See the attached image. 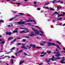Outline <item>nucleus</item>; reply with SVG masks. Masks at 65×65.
<instances>
[{
    "instance_id": "nucleus-36",
    "label": "nucleus",
    "mask_w": 65,
    "mask_h": 65,
    "mask_svg": "<svg viewBox=\"0 0 65 65\" xmlns=\"http://www.w3.org/2000/svg\"><path fill=\"white\" fill-rule=\"evenodd\" d=\"M4 43V41H2V42H1V44H3V43Z\"/></svg>"
},
{
    "instance_id": "nucleus-20",
    "label": "nucleus",
    "mask_w": 65,
    "mask_h": 65,
    "mask_svg": "<svg viewBox=\"0 0 65 65\" xmlns=\"http://www.w3.org/2000/svg\"><path fill=\"white\" fill-rule=\"evenodd\" d=\"M18 30H15L13 31V33H17L18 32Z\"/></svg>"
},
{
    "instance_id": "nucleus-10",
    "label": "nucleus",
    "mask_w": 65,
    "mask_h": 65,
    "mask_svg": "<svg viewBox=\"0 0 65 65\" xmlns=\"http://www.w3.org/2000/svg\"><path fill=\"white\" fill-rule=\"evenodd\" d=\"M64 59H62L61 60L60 62L61 63H64V64L65 63V62H64Z\"/></svg>"
},
{
    "instance_id": "nucleus-33",
    "label": "nucleus",
    "mask_w": 65,
    "mask_h": 65,
    "mask_svg": "<svg viewBox=\"0 0 65 65\" xmlns=\"http://www.w3.org/2000/svg\"><path fill=\"white\" fill-rule=\"evenodd\" d=\"M15 48V47H13L10 50L11 51V50H14V48Z\"/></svg>"
},
{
    "instance_id": "nucleus-6",
    "label": "nucleus",
    "mask_w": 65,
    "mask_h": 65,
    "mask_svg": "<svg viewBox=\"0 0 65 65\" xmlns=\"http://www.w3.org/2000/svg\"><path fill=\"white\" fill-rule=\"evenodd\" d=\"M23 46L22 47V48H24V49H25V50H28V48L27 47L25 46V44H22Z\"/></svg>"
},
{
    "instance_id": "nucleus-64",
    "label": "nucleus",
    "mask_w": 65,
    "mask_h": 65,
    "mask_svg": "<svg viewBox=\"0 0 65 65\" xmlns=\"http://www.w3.org/2000/svg\"><path fill=\"white\" fill-rule=\"evenodd\" d=\"M63 49L64 51H65V47H63Z\"/></svg>"
},
{
    "instance_id": "nucleus-40",
    "label": "nucleus",
    "mask_w": 65,
    "mask_h": 65,
    "mask_svg": "<svg viewBox=\"0 0 65 65\" xmlns=\"http://www.w3.org/2000/svg\"><path fill=\"white\" fill-rule=\"evenodd\" d=\"M36 48H37L39 49V48H41V47H35Z\"/></svg>"
},
{
    "instance_id": "nucleus-31",
    "label": "nucleus",
    "mask_w": 65,
    "mask_h": 65,
    "mask_svg": "<svg viewBox=\"0 0 65 65\" xmlns=\"http://www.w3.org/2000/svg\"><path fill=\"white\" fill-rule=\"evenodd\" d=\"M15 4H17L18 5H20V4H21V3H16Z\"/></svg>"
},
{
    "instance_id": "nucleus-12",
    "label": "nucleus",
    "mask_w": 65,
    "mask_h": 65,
    "mask_svg": "<svg viewBox=\"0 0 65 65\" xmlns=\"http://www.w3.org/2000/svg\"><path fill=\"white\" fill-rule=\"evenodd\" d=\"M60 2V3L61 4H63V2L62 1L60 0H59V1H57L56 2H55V3H57V2Z\"/></svg>"
},
{
    "instance_id": "nucleus-47",
    "label": "nucleus",
    "mask_w": 65,
    "mask_h": 65,
    "mask_svg": "<svg viewBox=\"0 0 65 65\" xmlns=\"http://www.w3.org/2000/svg\"><path fill=\"white\" fill-rule=\"evenodd\" d=\"M39 32H41V33H42V34H43V32H42V31H41V30H39Z\"/></svg>"
},
{
    "instance_id": "nucleus-2",
    "label": "nucleus",
    "mask_w": 65,
    "mask_h": 65,
    "mask_svg": "<svg viewBox=\"0 0 65 65\" xmlns=\"http://www.w3.org/2000/svg\"><path fill=\"white\" fill-rule=\"evenodd\" d=\"M48 45H47V46H51L52 45H55V46H56L58 48H59V50H61V48H60L59 45H56L55 44V43H50V42H48Z\"/></svg>"
},
{
    "instance_id": "nucleus-23",
    "label": "nucleus",
    "mask_w": 65,
    "mask_h": 65,
    "mask_svg": "<svg viewBox=\"0 0 65 65\" xmlns=\"http://www.w3.org/2000/svg\"><path fill=\"white\" fill-rule=\"evenodd\" d=\"M23 54L24 55H25V56H27V55H28V54H27L25 52H23Z\"/></svg>"
},
{
    "instance_id": "nucleus-61",
    "label": "nucleus",
    "mask_w": 65,
    "mask_h": 65,
    "mask_svg": "<svg viewBox=\"0 0 65 65\" xmlns=\"http://www.w3.org/2000/svg\"><path fill=\"white\" fill-rule=\"evenodd\" d=\"M54 57H55V56H52V58L54 59V58H55Z\"/></svg>"
},
{
    "instance_id": "nucleus-42",
    "label": "nucleus",
    "mask_w": 65,
    "mask_h": 65,
    "mask_svg": "<svg viewBox=\"0 0 65 65\" xmlns=\"http://www.w3.org/2000/svg\"><path fill=\"white\" fill-rule=\"evenodd\" d=\"M48 60H47V58H45V61L46 62H47Z\"/></svg>"
},
{
    "instance_id": "nucleus-11",
    "label": "nucleus",
    "mask_w": 65,
    "mask_h": 65,
    "mask_svg": "<svg viewBox=\"0 0 65 65\" xmlns=\"http://www.w3.org/2000/svg\"><path fill=\"white\" fill-rule=\"evenodd\" d=\"M61 56L60 54L58 53V54H57V55H55V56L56 57H59V56Z\"/></svg>"
},
{
    "instance_id": "nucleus-46",
    "label": "nucleus",
    "mask_w": 65,
    "mask_h": 65,
    "mask_svg": "<svg viewBox=\"0 0 65 65\" xmlns=\"http://www.w3.org/2000/svg\"><path fill=\"white\" fill-rule=\"evenodd\" d=\"M40 45H42V46H43L44 45V44L42 43H40Z\"/></svg>"
},
{
    "instance_id": "nucleus-50",
    "label": "nucleus",
    "mask_w": 65,
    "mask_h": 65,
    "mask_svg": "<svg viewBox=\"0 0 65 65\" xmlns=\"http://www.w3.org/2000/svg\"><path fill=\"white\" fill-rule=\"evenodd\" d=\"M46 53H47V52H46L44 53L43 54V55H45L46 54Z\"/></svg>"
},
{
    "instance_id": "nucleus-35",
    "label": "nucleus",
    "mask_w": 65,
    "mask_h": 65,
    "mask_svg": "<svg viewBox=\"0 0 65 65\" xmlns=\"http://www.w3.org/2000/svg\"><path fill=\"white\" fill-rule=\"evenodd\" d=\"M55 50H56L54 51H55V52H56V51H59V50H58V48H56L55 49Z\"/></svg>"
},
{
    "instance_id": "nucleus-63",
    "label": "nucleus",
    "mask_w": 65,
    "mask_h": 65,
    "mask_svg": "<svg viewBox=\"0 0 65 65\" xmlns=\"http://www.w3.org/2000/svg\"><path fill=\"white\" fill-rule=\"evenodd\" d=\"M63 14H65V12H62Z\"/></svg>"
},
{
    "instance_id": "nucleus-7",
    "label": "nucleus",
    "mask_w": 65,
    "mask_h": 65,
    "mask_svg": "<svg viewBox=\"0 0 65 65\" xmlns=\"http://www.w3.org/2000/svg\"><path fill=\"white\" fill-rule=\"evenodd\" d=\"M6 35H11L12 34V33L11 32H8L6 31Z\"/></svg>"
},
{
    "instance_id": "nucleus-60",
    "label": "nucleus",
    "mask_w": 65,
    "mask_h": 65,
    "mask_svg": "<svg viewBox=\"0 0 65 65\" xmlns=\"http://www.w3.org/2000/svg\"><path fill=\"white\" fill-rule=\"evenodd\" d=\"M46 8H47V9H49V8L48 7H46Z\"/></svg>"
},
{
    "instance_id": "nucleus-41",
    "label": "nucleus",
    "mask_w": 65,
    "mask_h": 65,
    "mask_svg": "<svg viewBox=\"0 0 65 65\" xmlns=\"http://www.w3.org/2000/svg\"><path fill=\"white\" fill-rule=\"evenodd\" d=\"M17 39H22V38L20 37H17Z\"/></svg>"
},
{
    "instance_id": "nucleus-53",
    "label": "nucleus",
    "mask_w": 65,
    "mask_h": 65,
    "mask_svg": "<svg viewBox=\"0 0 65 65\" xmlns=\"http://www.w3.org/2000/svg\"><path fill=\"white\" fill-rule=\"evenodd\" d=\"M34 3L35 4H36V3H37V2H34Z\"/></svg>"
},
{
    "instance_id": "nucleus-17",
    "label": "nucleus",
    "mask_w": 65,
    "mask_h": 65,
    "mask_svg": "<svg viewBox=\"0 0 65 65\" xmlns=\"http://www.w3.org/2000/svg\"><path fill=\"white\" fill-rule=\"evenodd\" d=\"M25 62V60H23V61H22L20 62L19 63V64L20 65H21V64H22L23 63H24Z\"/></svg>"
},
{
    "instance_id": "nucleus-21",
    "label": "nucleus",
    "mask_w": 65,
    "mask_h": 65,
    "mask_svg": "<svg viewBox=\"0 0 65 65\" xmlns=\"http://www.w3.org/2000/svg\"><path fill=\"white\" fill-rule=\"evenodd\" d=\"M16 45H22V43H16Z\"/></svg>"
},
{
    "instance_id": "nucleus-9",
    "label": "nucleus",
    "mask_w": 65,
    "mask_h": 65,
    "mask_svg": "<svg viewBox=\"0 0 65 65\" xmlns=\"http://www.w3.org/2000/svg\"><path fill=\"white\" fill-rule=\"evenodd\" d=\"M25 30H26L25 31V33H29V32H30L29 31V29L27 28H25V29H24Z\"/></svg>"
},
{
    "instance_id": "nucleus-18",
    "label": "nucleus",
    "mask_w": 65,
    "mask_h": 65,
    "mask_svg": "<svg viewBox=\"0 0 65 65\" xmlns=\"http://www.w3.org/2000/svg\"><path fill=\"white\" fill-rule=\"evenodd\" d=\"M57 14L58 15V18L60 17H61L63 15V14Z\"/></svg>"
},
{
    "instance_id": "nucleus-19",
    "label": "nucleus",
    "mask_w": 65,
    "mask_h": 65,
    "mask_svg": "<svg viewBox=\"0 0 65 65\" xmlns=\"http://www.w3.org/2000/svg\"><path fill=\"white\" fill-rule=\"evenodd\" d=\"M59 13L57 12H55V13H54L52 15H54L55 14H58Z\"/></svg>"
},
{
    "instance_id": "nucleus-16",
    "label": "nucleus",
    "mask_w": 65,
    "mask_h": 65,
    "mask_svg": "<svg viewBox=\"0 0 65 65\" xmlns=\"http://www.w3.org/2000/svg\"><path fill=\"white\" fill-rule=\"evenodd\" d=\"M16 18L15 17H13L12 18H11L9 20V21H12L14 19H15Z\"/></svg>"
},
{
    "instance_id": "nucleus-13",
    "label": "nucleus",
    "mask_w": 65,
    "mask_h": 65,
    "mask_svg": "<svg viewBox=\"0 0 65 65\" xmlns=\"http://www.w3.org/2000/svg\"><path fill=\"white\" fill-rule=\"evenodd\" d=\"M20 33L21 34L23 33H25V30H24L20 31Z\"/></svg>"
},
{
    "instance_id": "nucleus-62",
    "label": "nucleus",
    "mask_w": 65,
    "mask_h": 65,
    "mask_svg": "<svg viewBox=\"0 0 65 65\" xmlns=\"http://www.w3.org/2000/svg\"><path fill=\"white\" fill-rule=\"evenodd\" d=\"M18 50H19L18 48H17V52H18Z\"/></svg>"
},
{
    "instance_id": "nucleus-1",
    "label": "nucleus",
    "mask_w": 65,
    "mask_h": 65,
    "mask_svg": "<svg viewBox=\"0 0 65 65\" xmlns=\"http://www.w3.org/2000/svg\"><path fill=\"white\" fill-rule=\"evenodd\" d=\"M22 20H21L19 22H15V23H17V24L18 25H22L23 24H24V25H31V23H25V22H24L23 21H22Z\"/></svg>"
},
{
    "instance_id": "nucleus-44",
    "label": "nucleus",
    "mask_w": 65,
    "mask_h": 65,
    "mask_svg": "<svg viewBox=\"0 0 65 65\" xmlns=\"http://www.w3.org/2000/svg\"><path fill=\"white\" fill-rule=\"evenodd\" d=\"M26 38H30V37H28V36H26Z\"/></svg>"
},
{
    "instance_id": "nucleus-28",
    "label": "nucleus",
    "mask_w": 65,
    "mask_h": 65,
    "mask_svg": "<svg viewBox=\"0 0 65 65\" xmlns=\"http://www.w3.org/2000/svg\"><path fill=\"white\" fill-rule=\"evenodd\" d=\"M4 23V21L3 20H0V23Z\"/></svg>"
},
{
    "instance_id": "nucleus-22",
    "label": "nucleus",
    "mask_w": 65,
    "mask_h": 65,
    "mask_svg": "<svg viewBox=\"0 0 65 65\" xmlns=\"http://www.w3.org/2000/svg\"><path fill=\"white\" fill-rule=\"evenodd\" d=\"M47 52L48 53V54H51V51H47Z\"/></svg>"
},
{
    "instance_id": "nucleus-3",
    "label": "nucleus",
    "mask_w": 65,
    "mask_h": 65,
    "mask_svg": "<svg viewBox=\"0 0 65 65\" xmlns=\"http://www.w3.org/2000/svg\"><path fill=\"white\" fill-rule=\"evenodd\" d=\"M36 46L32 44H31L29 45V46L28 45H27V47L28 48V50H30L31 47H32L33 48H34Z\"/></svg>"
},
{
    "instance_id": "nucleus-4",
    "label": "nucleus",
    "mask_w": 65,
    "mask_h": 65,
    "mask_svg": "<svg viewBox=\"0 0 65 65\" xmlns=\"http://www.w3.org/2000/svg\"><path fill=\"white\" fill-rule=\"evenodd\" d=\"M32 29L36 33V35H38V34H39V32L37 30L35 29L32 28Z\"/></svg>"
},
{
    "instance_id": "nucleus-37",
    "label": "nucleus",
    "mask_w": 65,
    "mask_h": 65,
    "mask_svg": "<svg viewBox=\"0 0 65 65\" xmlns=\"http://www.w3.org/2000/svg\"><path fill=\"white\" fill-rule=\"evenodd\" d=\"M19 14H20V15H24V14L23 13H19Z\"/></svg>"
},
{
    "instance_id": "nucleus-8",
    "label": "nucleus",
    "mask_w": 65,
    "mask_h": 65,
    "mask_svg": "<svg viewBox=\"0 0 65 65\" xmlns=\"http://www.w3.org/2000/svg\"><path fill=\"white\" fill-rule=\"evenodd\" d=\"M23 50H21L19 51H18V52L16 53L17 54H19V53H22V52H23Z\"/></svg>"
},
{
    "instance_id": "nucleus-45",
    "label": "nucleus",
    "mask_w": 65,
    "mask_h": 65,
    "mask_svg": "<svg viewBox=\"0 0 65 65\" xmlns=\"http://www.w3.org/2000/svg\"><path fill=\"white\" fill-rule=\"evenodd\" d=\"M11 58H13L14 59L15 58V57H14V56H11Z\"/></svg>"
},
{
    "instance_id": "nucleus-56",
    "label": "nucleus",
    "mask_w": 65,
    "mask_h": 65,
    "mask_svg": "<svg viewBox=\"0 0 65 65\" xmlns=\"http://www.w3.org/2000/svg\"><path fill=\"white\" fill-rule=\"evenodd\" d=\"M42 64H43V63H41L39 64V65H42Z\"/></svg>"
},
{
    "instance_id": "nucleus-24",
    "label": "nucleus",
    "mask_w": 65,
    "mask_h": 65,
    "mask_svg": "<svg viewBox=\"0 0 65 65\" xmlns=\"http://www.w3.org/2000/svg\"><path fill=\"white\" fill-rule=\"evenodd\" d=\"M62 8V7L61 6H59L57 8V9H59V8L60 9H61V8Z\"/></svg>"
},
{
    "instance_id": "nucleus-29",
    "label": "nucleus",
    "mask_w": 65,
    "mask_h": 65,
    "mask_svg": "<svg viewBox=\"0 0 65 65\" xmlns=\"http://www.w3.org/2000/svg\"><path fill=\"white\" fill-rule=\"evenodd\" d=\"M54 58H52L51 59H50V60H52V61H56V59H55L54 60Z\"/></svg>"
},
{
    "instance_id": "nucleus-52",
    "label": "nucleus",
    "mask_w": 65,
    "mask_h": 65,
    "mask_svg": "<svg viewBox=\"0 0 65 65\" xmlns=\"http://www.w3.org/2000/svg\"><path fill=\"white\" fill-rule=\"evenodd\" d=\"M54 54H58V53H57V52H54Z\"/></svg>"
},
{
    "instance_id": "nucleus-30",
    "label": "nucleus",
    "mask_w": 65,
    "mask_h": 65,
    "mask_svg": "<svg viewBox=\"0 0 65 65\" xmlns=\"http://www.w3.org/2000/svg\"><path fill=\"white\" fill-rule=\"evenodd\" d=\"M13 60L12 59H11V63H12V64H13Z\"/></svg>"
},
{
    "instance_id": "nucleus-39",
    "label": "nucleus",
    "mask_w": 65,
    "mask_h": 65,
    "mask_svg": "<svg viewBox=\"0 0 65 65\" xmlns=\"http://www.w3.org/2000/svg\"><path fill=\"white\" fill-rule=\"evenodd\" d=\"M11 52H13V51H10L9 52L7 53V54H9V53H10Z\"/></svg>"
},
{
    "instance_id": "nucleus-51",
    "label": "nucleus",
    "mask_w": 65,
    "mask_h": 65,
    "mask_svg": "<svg viewBox=\"0 0 65 65\" xmlns=\"http://www.w3.org/2000/svg\"><path fill=\"white\" fill-rule=\"evenodd\" d=\"M23 42H25L26 41V39H23Z\"/></svg>"
},
{
    "instance_id": "nucleus-32",
    "label": "nucleus",
    "mask_w": 65,
    "mask_h": 65,
    "mask_svg": "<svg viewBox=\"0 0 65 65\" xmlns=\"http://www.w3.org/2000/svg\"><path fill=\"white\" fill-rule=\"evenodd\" d=\"M50 10H53V11H55V10L53 8H51L50 9Z\"/></svg>"
},
{
    "instance_id": "nucleus-54",
    "label": "nucleus",
    "mask_w": 65,
    "mask_h": 65,
    "mask_svg": "<svg viewBox=\"0 0 65 65\" xmlns=\"http://www.w3.org/2000/svg\"><path fill=\"white\" fill-rule=\"evenodd\" d=\"M45 53V52H44V51L42 52L41 53V54H43V53Z\"/></svg>"
},
{
    "instance_id": "nucleus-48",
    "label": "nucleus",
    "mask_w": 65,
    "mask_h": 65,
    "mask_svg": "<svg viewBox=\"0 0 65 65\" xmlns=\"http://www.w3.org/2000/svg\"><path fill=\"white\" fill-rule=\"evenodd\" d=\"M36 27H37V28H39V29H40V30H41V28H40L38 26H36Z\"/></svg>"
},
{
    "instance_id": "nucleus-26",
    "label": "nucleus",
    "mask_w": 65,
    "mask_h": 65,
    "mask_svg": "<svg viewBox=\"0 0 65 65\" xmlns=\"http://www.w3.org/2000/svg\"><path fill=\"white\" fill-rule=\"evenodd\" d=\"M56 42L59 43V44H61V43H60V42L58 41H56Z\"/></svg>"
},
{
    "instance_id": "nucleus-38",
    "label": "nucleus",
    "mask_w": 65,
    "mask_h": 65,
    "mask_svg": "<svg viewBox=\"0 0 65 65\" xmlns=\"http://www.w3.org/2000/svg\"><path fill=\"white\" fill-rule=\"evenodd\" d=\"M20 28L21 29H23H23H25V28H23V27H20Z\"/></svg>"
},
{
    "instance_id": "nucleus-27",
    "label": "nucleus",
    "mask_w": 65,
    "mask_h": 65,
    "mask_svg": "<svg viewBox=\"0 0 65 65\" xmlns=\"http://www.w3.org/2000/svg\"><path fill=\"white\" fill-rule=\"evenodd\" d=\"M55 59H61V58L60 57H56V58H55Z\"/></svg>"
},
{
    "instance_id": "nucleus-59",
    "label": "nucleus",
    "mask_w": 65,
    "mask_h": 65,
    "mask_svg": "<svg viewBox=\"0 0 65 65\" xmlns=\"http://www.w3.org/2000/svg\"><path fill=\"white\" fill-rule=\"evenodd\" d=\"M42 42L43 43H47V42H43V41H42Z\"/></svg>"
},
{
    "instance_id": "nucleus-14",
    "label": "nucleus",
    "mask_w": 65,
    "mask_h": 65,
    "mask_svg": "<svg viewBox=\"0 0 65 65\" xmlns=\"http://www.w3.org/2000/svg\"><path fill=\"white\" fill-rule=\"evenodd\" d=\"M30 36H36V34H30L29 35Z\"/></svg>"
},
{
    "instance_id": "nucleus-15",
    "label": "nucleus",
    "mask_w": 65,
    "mask_h": 65,
    "mask_svg": "<svg viewBox=\"0 0 65 65\" xmlns=\"http://www.w3.org/2000/svg\"><path fill=\"white\" fill-rule=\"evenodd\" d=\"M13 38V37H9L8 38V41L10 40H11V39H12Z\"/></svg>"
},
{
    "instance_id": "nucleus-49",
    "label": "nucleus",
    "mask_w": 65,
    "mask_h": 65,
    "mask_svg": "<svg viewBox=\"0 0 65 65\" xmlns=\"http://www.w3.org/2000/svg\"><path fill=\"white\" fill-rule=\"evenodd\" d=\"M7 56H5V57H3L2 58V59H5V58Z\"/></svg>"
},
{
    "instance_id": "nucleus-5",
    "label": "nucleus",
    "mask_w": 65,
    "mask_h": 65,
    "mask_svg": "<svg viewBox=\"0 0 65 65\" xmlns=\"http://www.w3.org/2000/svg\"><path fill=\"white\" fill-rule=\"evenodd\" d=\"M28 19L29 20H26V19H25V20H26L27 21H26V22H34V23H36V22H35V21L34 20H30V19L29 18H28Z\"/></svg>"
},
{
    "instance_id": "nucleus-57",
    "label": "nucleus",
    "mask_w": 65,
    "mask_h": 65,
    "mask_svg": "<svg viewBox=\"0 0 65 65\" xmlns=\"http://www.w3.org/2000/svg\"><path fill=\"white\" fill-rule=\"evenodd\" d=\"M50 60H51V59H49L48 60L47 62H50Z\"/></svg>"
},
{
    "instance_id": "nucleus-58",
    "label": "nucleus",
    "mask_w": 65,
    "mask_h": 65,
    "mask_svg": "<svg viewBox=\"0 0 65 65\" xmlns=\"http://www.w3.org/2000/svg\"><path fill=\"white\" fill-rule=\"evenodd\" d=\"M39 35H40L41 36H43L42 34H39Z\"/></svg>"
},
{
    "instance_id": "nucleus-43",
    "label": "nucleus",
    "mask_w": 65,
    "mask_h": 65,
    "mask_svg": "<svg viewBox=\"0 0 65 65\" xmlns=\"http://www.w3.org/2000/svg\"><path fill=\"white\" fill-rule=\"evenodd\" d=\"M37 10H40V8H37Z\"/></svg>"
},
{
    "instance_id": "nucleus-34",
    "label": "nucleus",
    "mask_w": 65,
    "mask_h": 65,
    "mask_svg": "<svg viewBox=\"0 0 65 65\" xmlns=\"http://www.w3.org/2000/svg\"><path fill=\"white\" fill-rule=\"evenodd\" d=\"M16 40H17V39L16 38H15V39L13 41V42H15V41H16Z\"/></svg>"
},
{
    "instance_id": "nucleus-25",
    "label": "nucleus",
    "mask_w": 65,
    "mask_h": 65,
    "mask_svg": "<svg viewBox=\"0 0 65 65\" xmlns=\"http://www.w3.org/2000/svg\"><path fill=\"white\" fill-rule=\"evenodd\" d=\"M62 19H63V18H60L59 19H57V20H61Z\"/></svg>"
},
{
    "instance_id": "nucleus-55",
    "label": "nucleus",
    "mask_w": 65,
    "mask_h": 65,
    "mask_svg": "<svg viewBox=\"0 0 65 65\" xmlns=\"http://www.w3.org/2000/svg\"><path fill=\"white\" fill-rule=\"evenodd\" d=\"M40 57H44V55H41L40 56Z\"/></svg>"
}]
</instances>
